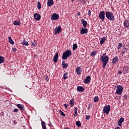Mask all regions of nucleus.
I'll return each mask as SVG.
<instances>
[{
  "mask_svg": "<svg viewBox=\"0 0 129 129\" xmlns=\"http://www.w3.org/2000/svg\"><path fill=\"white\" fill-rule=\"evenodd\" d=\"M100 59V61L102 62L103 68V69H104V68H105V66H106V64L108 62V60H109V57H108V56H101Z\"/></svg>",
  "mask_w": 129,
  "mask_h": 129,
  "instance_id": "f257e3e1",
  "label": "nucleus"
},
{
  "mask_svg": "<svg viewBox=\"0 0 129 129\" xmlns=\"http://www.w3.org/2000/svg\"><path fill=\"white\" fill-rule=\"evenodd\" d=\"M85 84H88L90 82V76H87L86 78L84 80Z\"/></svg>",
  "mask_w": 129,
  "mask_h": 129,
  "instance_id": "9b49d317",
  "label": "nucleus"
},
{
  "mask_svg": "<svg viewBox=\"0 0 129 129\" xmlns=\"http://www.w3.org/2000/svg\"><path fill=\"white\" fill-rule=\"evenodd\" d=\"M123 97H124V98H125V99H126V100L127 99V95H124L123 96Z\"/></svg>",
  "mask_w": 129,
  "mask_h": 129,
  "instance_id": "09e8293b",
  "label": "nucleus"
},
{
  "mask_svg": "<svg viewBox=\"0 0 129 129\" xmlns=\"http://www.w3.org/2000/svg\"><path fill=\"white\" fill-rule=\"evenodd\" d=\"M50 19L51 21H58V20H59V14L53 13Z\"/></svg>",
  "mask_w": 129,
  "mask_h": 129,
  "instance_id": "423d86ee",
  "label": "nucleus"
},
{
  "mask_svg": "<svg viewBox=\"0 0 129 129\" xmlns=\"http://www.w3.org/2000/svg\"><path fill=\"white\" fill-rule=\"evenodd\" d=\"M72 2H74V1H73V0H72Z\"/></svg>",
  "mask_w": 129,
  "mask_h": 129,
  "instance_id": "13d9d810",
  "label": "nucleus"
},
{
  "mask_svg": "<svg viewBox=\"0 0 129 129\" xmlns=\"http://www.w3.org/2000/svg\"><path fill=\"white\" fill-rule=\"evenodd\" d=\"M123 25L125 28H129V21L127 20H125L124 21Z\"/></svg>",
  "mask_w": 129,
  "mask_h": 129,
  "instance_id": "6ab92c4d",
  "label": "nucleus"
},
{
  "mask_svg": "<svg viewBox=\"0 0 129 129\" xmlns=\"http://www.w3.org/2000/svg\"><path fill=\"white\" fill-rule=\"evenodd\" d=\"M123 51H121V54L122 55H124V54H125V53H126L127 52V50L125 48L123 49Z\"/></svg>",
  "mask_w": 129,
  "mask_h": 129,
  "instance_id": "72a5a7b5",
  "label": "nucleus"
},
{
  "mask_svg": "<svg viewBox=\"0 0 129 129\" xmlns=\"http://www.w3.org/2000/svg\"><path fill=\"white\" fill-rule=\"evenodd\" d=\"M41 6H42V5L40 3V1H38L37 3V7L38 10H41Z\"/></svg>",
  "mask_w": 129,
  "mask_h": 129,
  "instance_id": "bb28decb",
  "label": "nucleus"
},
{
  "mask_svg": "<svg viewBox=\"0 0 129 129\" xmlns=\"http://www.w3.org/2000/svg\"><path fill=\"white\" fill-rule=\"evenodd\" d=\"M106 18L109 20V21H114V15L113 14L112 12L107 11L105 12Z\"/></svg>",
  "mask_w": 129,
  "mask_h": 129,
  "instance_id": "7ed1b4c3",
  "label": "nucleus"
},
{
  "mask_svg": "<svg viewBox=\"0 0 129 129\" xmlns=\"http://www.w3.org/2000/svg\"><path fill=\"white\" fill-rule=\"evenodd\" d=\"M63 79L66 80V79H68V73H66L63 74Z\"/></svg>",
  "mask_w": 129,
  "mask_h": 129,
  "instance_id": "a878e982",
  "label": "nucleus"
},
{
  "mask_svg": "<svg viewBox=\"0 0 129 129\" xmlns=\"http://www.w3.org/2000/svg\"><path fill=\"white\" fill-rule=\"evenodd\" d=\"M99 18L101 20V21H104L105 19V13L104 11H101L99 14Z\"/></svg>",
  "mask_w": 129,
  "mask_h": 129,
  "instance_id": "0eeeda50",
  "label": "nucleus"
},
{
  "mask_svg": "<svg viewBox=\"0 0 129 129\" xmlns=\"http://www.w3.org/2000/svg\"><path fill=\"white\" fill-rule=\"evenodd\" d=\"M70 105H71V106H73L74 105V99H72L70 100Z\"/></svg>",
  "mask_w": 129,
  "mask_h": 129,
  "instance_id": "cd10ccee",
  "label": "nucleus"
},
{
  "mask_svg": "<svg viewBox=\"0 0 129 129\" xmlns=\"http://www.w3.org/2000/svg\"><path fill=\"white\" fill-rule=\"evenodd\" d=\"M46 80H47V81H49V80H47V78H46Z\"/></svg>",
  "mask_w": 129,
  "mask_h": 129,
  "instance_id": "4d7b16f0",
  "label": "nucleus"
},
{
  "mask_svg": "<svg viewBox=\"0 0 129 129\" xmlns=\"http://www.w3.org/2000/svg\"><path fill=\"white\" fill-rule=\"evenodd\" d=\"M90 118V115H86V119H87V120H88Z\"/></svg>",
  "mask_w": 129,
  "mask_h": 129,
  "instance_id": "37998d69",
  "label": "nucleus"
},
{
  "mask_svg": "<svg viewBox=\"0 0 129 129\" xmlns=\"http://www.w3.org/2000/svg\"><path fill=\"white\" fill-rule=\"evenodd\" d=\"M117 49L118 50H120V49H121V47H122V43L121 42H120L118 44V46H117Z\"/></svg>",
  "mask_w": 129,
  "mask_h": 129,
  "instance_id": "7c9ffc66",
  "label": "nucleus"
},
{
  "mask_svg": "<svg viewBox=\"0 0 129 129\" xmlns=\"http://www.w3.org/2000/svg\"><path fill=\"white\" fill-rule=\"evenodd\" d=\"M76 124L77 126H78V127L81 126V123L80 122V121H77L76 122Z\"/></svg>",
  "mask_w": 129,
  "mask_h": 129,
  "instance_id": "2f4dec72",
  "label": "nucleus"
},
{
  "mask_svg": "<svg viewBox=\"0 0 129 129\" xmlns=\"http://www.w3.org/2000/svg\"><path fill=\"white\" fill-rule=\"evenodd\" d=\"M1 115H4V114H5V113L3 112H2L1 113Z\"/></svg>",
  "mask_w": 129,
  "mask_h": 129,
  "instance_id": "6e6d98bb",
  "label": "nucleus"
},
{
  "mask_svg": "<svg viewBox=\"0 0 129 129\" xmlns=\"http://www.w3.org/2000/svg\"><path fill=\"white\" fill-rule=\"evenodd\" d=\"M12 51H13V52H17V48H15V47H13V48H12Z\"/></svg>",
  "mask_w": 129,
  "mask_h": 129,
  "instance_id": "a18cd8bd",
  "label": "nucleus"
},
{
  "mask_svg": "<svg viewBox=\"0 0 129 129\" xmlns=\"http://www.w3.org/2000/svg\"><path fill=\"white\" fill-rule=\"evenodd\" d=\"M106 40V38H105V37H102L100 41V45H103V44H104V42H105Z\"/></svg>",
  "mask_w": 129,
  "mask_h": 129,
  "instance_id": "412c9836",
  "label": "nucleus"
},
{
  "mask_svg": "<svg viewBox=\"0 0 129 129\" xmlns=\"http://www.w3.org/2000/svg\"><path fill=\"white\" fill-rule=\"evenodd\" d=\"M81 14L80 12H78L77 16H80Z\"/></svg>",
  "mask_w": 129,
  "mask_h": 129,
  "instance_id": "5fc2aeb1",
  "label": "nucleus"
},
{
  "mask_svg": "<svg viewBox=\"0 0 129 129\" xmlns=\"http://www.w3.org/2000/svg\"><path fill=\"white\" fill-rule=\"evenodd\" d=\"M13 24L14 26H20V25H21V22L19 21L15 20L13 22Z\"/></svg>",
  "mask_w": 129,
  "mask_h": 129,
  "instance_id": "4be33fe9",
  "label": "nucleus"
},
{
  "mask_svg": "<svg viewBox=\"0 0 129 129\" xmlns=\"http://www.w3.org/2000/svg\"><path fill=\"white\" fill-rule=\"evenodd\" d=\"M23 46H29V43L24 40V41L23 42Z\"/></svg>",
  "mask_w": 129,
  "mask_h": 129,
  "instance_id": "473e14b6",
  "label": "nucleus"
},
{
  "mask_svg": "<svg viewBox=\"0 0 129 129\" xmlns=\"http://www.w3.org/2000/svg\"><path fill=\"white\" fill-rule=\"evenodd\" d=\"M118 62V57L115 56L112 59V64H115Z\"/></svg>",
  "mask_w": 129,
  "mask_h": 129,
  "instance_id": "4468645a",
  "label": "nucleus"
},
{
  "mask_svg": "<svg viewBox=\"0 0 129 129\" xmlns=\"http://www.w3.org/2000/svg\"><path fill=\"white\" fill-rule=\"evenodd\" d=\"M102 56H103V57H105V56H106V53H104Z\"/></svg>",
  "mask_w": 129,
  "mask_h": 129,
  "instance_id": "864d4df0",
  "label": "nucleus"
},
{
  "mask_svg": "<svg viewBox=\"0 0 129 129\" xmlns=\"http://www.w3.org/2000/svg\"><path fill=\"white\" fill-rule=\"evenodd\" d=\"M78 115V113L77 112V111H75V114H74V116L75 117H76Z\"/></svg>",
  "mask_w": 129,
  "mask_h": 129,
  "instance_id": "79ce46f5",
  "label": "nucleus"
},
{
  "mask_svg": "<svg viewBox=\"0 0 129 129\" xmlns=\"http://www.w3.org/2000/svg\"><path fill=\"white\" fill-rule=\"evenodd\" d=\"M124 70H125V72H127V71H128V69H129V68H128V67H125L124 68Z\"/></svg>",
  "mask_w": 129,
  "mask_h": 129,
  "instance_id": "a19ab883",
  "label": "nucleus"
},
{
  "mask_svg": "<svg viewBox=\"0 0 129 129\" xmlns=\"http://www.w3.org/2000/svg\"><path fill=\"white\" fill-rule=\"evenodd\" d=\"M48 125L49 126H50V128L52 129L53 127V124H52V123L50 121H49Z\"/></svg>",
  "mask_w": 129,
  "mask_h": 129,
  "instance_id": "4c0bfd02",
  "label": "nucleus"
},
{
  "mask_svg": "<svg viewBox=\"0 0 129 129\" xmlns=\"http://www.w3.org/2000/svg\"><path fill=\"white\" fill-rule=\"evenodd\" d=\"M59 112L60 113V115H62V116H66V115L63 111H62L61 110H59Z\"/></svg>",
  "mask_w": 129,
  "mask_h": 129,
  "instance_id": "f704fd0d",
  "label": "nucleus"
},
{
  "mask_svg": "<svg viewBox=\"0 0 129 129\" xmlns=\"http://www.w3.org/2000/svg\"><path fill=\"white\" fill-rule=\"evenodd\" d=\"M63 105H64V106L66 107V108H68V104H63Z\"/></svg>",
  "mask_w": 129,
  "mask_h": 129,
  "instance_id": "de8ad7c7",
  "label": "nucleus"
},
{
  "mask_svg": "<svg viewBox=\"0 0 129 129\" xmlns=\"http://www.w3.org/2000/svg\"><path fill=\"white\" fill-rule=\"evenodd\" d=\"M95 55H96V51H93L90 54V56H95Z\"/></svg>",
  "mask_w": 129,
  "mask_h": 129,
  "instance_id": "c9c22d12",
  "label": "nucleus"
},
{
  "mask_svg": "<svg viewBox=\"0 0 129 129\" xmlns=\"http://www.w3.org/2000/svg\"><path fill=\"white\" fill-rule=\"evenodd\" d=\"M123 121H124V118H123V117H121L118 121V125H119V126H121V124Z\"/></svg>",
  "mask_w": 129,
  "mask_h": 129,
  "instance_id": "f3484780",
  "label": "nucleus"
},
{
  "mask_svg": "<svg viewBox=\"0 0 129 129\" xmlns=\"http://www.w3.org/2000/svg\"><path fill=\"white\" fill-rule=\"evenodd\" d=\"M81 2L83 5H85V4H86V0H81Z\"/></svg>",
  "mask_w": 129,
  "mask_h": 129,
  "instance_id": "ea45409f",
  "label": "nucleus"
},
{
  "mask_svg": "<svg viewBox=\"0 0 129 129\" xmlns=\"http://www.w3.org/2000/svg\"><path fill=\"white\" fill-rule=\"evenodd\" d=\"M8 39H9V42L10 44H11V45H14L15 44V42H14L13 39H12V37H9Z\"/></svg>",
  "mask_w": 129,
  "mask_h": 129,
  "instance_id": "5701e85b",
  "label": "nucleus"
},
{
  "mask_svg": "<svg viewBox=\"0 0 129 129\" xmlns=\"http://www.w3.org/2000/svg\"><path fill=\"white\" fill-rule=\"evenodd\" d=\"M123 90V87L119 85L117 86V89L115 94H118V95H121L122 94V91Z\"/></svg>",
  "mask_w": 129,
  "mask_h": 129,
  "instance_id": "20e7f679",
  "label": "nucleus"
},
{
  "mask_svg": "<svg viewBox=\"0 0 129 129\" xmlns=\"http://www.w3.org/2000/svg\"><path fill=\"white\" fill-rule=\"evenodd\" d=\"M77 91L79 92H84V88L82 86H78L77 88Z\"/></svg>",
  "mask_w": 129,
  "mask_h": 129,
  "instance_id": "2eb2a0df",
  "label": "nucleus"
},
{
  "mask_svg": "<svg viewBox=\"0 0 129 129\" xmlns=\"http://www.w3.org/2000/svg\"><path fill=\"white\" fill-rule=\"evenodd\" d=\"M47 7H52L53 5H54V3L53 2V0H47Z\"/></svg>",
  "mask_w": 129,
  "mask_h": 129,
  "instance_id": "a211bd4d",
  "label": "nucleus"
},
{
  "mask_svg": "<svg viewBox=\"0 0 129 129\" xmlns=\"http://www.w3.org/2000/svg\"><path fill=\"white\" fill-rule=\"evenodd\" d=\"M38 45V43L37 42V40L34 39L33 42H32V45L33 47H36Z\"/></svg>",
  "mask_w": 129,
  "mask_h": 129,
  "instance_id": "b1692460",
  "label": "nucleus"
},
{
  "mask_svg": "<svg viewBox=\"0 0 129 129\" xmlns=\"http://www.w3.org/2000/svg\"><path fill=\"white\" fill-rule=\"evenodd\" d=\"M122 74V72H121V71H118V74Z\"/></svg>",
  "mask_w": 129,
  "mask_h": 129,
  "instance_id": "8fccbe9b",
  "label": "nucleus"
},
{
  "mask_svg": "<svg viewBox=\"0 0 129 129\" xmlns=\"http://www.w3.org/2000/svg\"><path fill=\"white\" fill-rule=\"evenodd\" d=\"M76 72L78 75H80V74H81V72H82V69L80 68V67H77L76 69Z\"/></svg>",
  "mask_w": 129,
  "mask_h": 129,
  "instance_id": "f8f14e48",
  "label": "nucleus"
},
{
  "mask_svg": "<svg viewBox=\"0 0 129 129\" xmlns=\"http://www.w3.org/2000/svg\"><path fill=\"white\" fill-rule=\"evenodd\" d=\"M19 112V109H18L17 108H15L13 110V112Z\"/></svg>",
  "mask_w": 129,
  "mask_h": 129,
  "instance_id": "c03bdc74",
  "label": "nucleus"
},
{
  "mask_svg": "<svg viewBox=\"0 0 129 129\" xmlns=\"http://www.w3.org/2000/svg\"><path fill=\"white\" fill-rule=\"evenodd\" d=\"M88 15L89 17H91V11L90 10H88Z\"/></svg>",
  "mask_w": 129,
  "mask_h": 129,
  "instance_id": "58836bf2",
  "label": "nucleus"
},
{
  "mask_svg": "<svg viewBox=\"0 0 129 129\" xmlns=\"http://www.w3.org/2000/svg\"><path fill=\"white\" fill-rule=\"evenodd\" d=\"M74 110L75 111H77L78 110V107H74Z\"/></svg>",
  "mask_w": 129,
  "mask_h": 129,
  "instance_id": "49530a36",
  "label": "nucleus"
},
{
  "mask_svg": "<svg viewBox=\"0 0 129 129\" xmlns=\"http://www.w3.org/2000/svg\"><path fill=\"white\" fill-rule=\"evenodd\" d=\"M77 48H78V46H77V44L74 43L73 45V50H76V49H77Z\"/></svg>",
  "mask_w": 129,
  "mask_h": 129,
  "instance_id": "c756f323",
  "label": "nucleus"
},
{
  "mask_svg": "<svg viewBox=\"0 0 129 129\" xmlns=\"http://www.w3.org/2000/svg\"><path fill=\"white\" fill-rule=\"evenodd\" d=\"M91 106V104H89L88 105V107L87 108V109H89V108H90Z\"/></svg>",
  "mask_w": 129,
  "mask_h": 129,
  "instance_id": "3c124183",
  "label": "nucleus"
},
{
  "mask_svg": "<svg viewBox=\"0 0 129 129\" xmlns=\"http://www.w3.org/2000/svg\"><path fill=\"white\" fill-rule=\"evenodd\" d=\"M81 22L82 23L84 28H86V26H87V21H86L85 20L82 19L81 20Z\"/></svg>",
  "mask_w": 129,
  "mask_h": 129,
  "instance_id": "dca6fc26",
  "label": "nucleus"
},
{
  "mask_svg": "<svg viewBox=\"0 0 129 129\" xmlns=\"http://www.w3.org/2000/svg\"><path fill=\"white\" fill-rule=\"evenodd\" d=\"M34 18L36 21H40L41 20V15L38 13L34 14Z\"/></svg>",
  "mask_w": 129,
  "mask_h": 129,
  "instance_id": "9d476101",
  "label": "nucleus"
},
{
  "mask_svg": "<svg viewBox=\"0 0 129 129\" xmlns=\"http://www.w3.org/2000/svg\"><path fill=\"white\" fill-rule=\"evenodd\" d=\"M67 67H68V64H67V63L64 64V65L62 66V68L64 69H66V68H67Z\"/></svg>",
  "mask_w": 129,
  "mask_h": 129,
  "instance_id": "e433bc0d",
  "label": "nucleus"
},
{
  "mask_svg": "<svg viewBox=\"0 0 129 129\" xmlns=\"http://www.w3.org/2000/svg\"><path fill=\"white\" fill-rule=\"evenodd\" d=\"M64 64H66V63H65V61H62V64H61V65H62V66L64 65Z\"/></svg>",
  "mask_w": 129,
  "mask_h": 129,
  "instance_id": "603ef678",
  "label": "nucleus"
},
{
  "mask_svg": "<svg viewBox=\"0 0 129 129\" xmlns=\"http://www.w3.org/2000/svg\"><path fill=\"white\" fill-rule=\"evenodd\" d=\"M72 55V52L70 50H67L62 53V60H66L68 57H70Z\"/></svg>",
  "mask_w": 129,
  "mask_h": 129,
  "instance_id": "f03ea898",
  "label": "nucleus"
},
{
  "mask_svg": "<svg viewBox=\"0 0 129 129\" xmlns=\"http://www.w3.org/2000/svg\"><path fill=\"white\" fill-rule=\"evenodd\" d=\"M103 111L104 113H106L107 115H108L109 111H110V105H108L103 107Z\"/></svg>",
  "mask_w": 129,
  "mask_h": 129,
  "instance_id": "39448f33",
  "label": "nucleus"
},
{
  "mask_svg": "<svg viewBox=\"0 0 129 129\" xmlns=\"http://www.w3.org/2000/svg\"><path fill=\"white\" fill-rule=\"evenodd\" d=\"M16 105L17 107H18V108H20V109H21V110H24L25 108L24 105L21 104H17Z\"/></svg>",
  "mask_w": 129,
  "mask_h": 129,
  "instance_id": "aec40b11",
  "label": "nucleus"
},
{
  "mask_svg": "<svg viewBox=\"0 0 129 129\" xmlns=\"http://www.w3.org/2000/svg\"><path fill=\"white\" fill-rule=\"evenodd\" d=\"M87 33H88V29L87 28H81V30H80V34L81 35H84V34H87Z\"/></svg>",
  "mask_w": 129,
  "mask_h": 129,
  "instance_id": "1a4fd4ad",
  "label": "nucleus"
},
{
  "mask_svg": "<svg viewBox=\"0 0 129 129\" xmlns=\"http://www.w3.org/2000/svg\"><path fill=\"white\" fill-rule=\"evenodd\" d=\"M58 58H59V55H58V52H57L53 56V59H52V61H53L54 63H57L58 61Z\"/></svg>",
  "mask_w": 129,
  "mask_h": 129,
  "instance_id": "ddd939ff",
  "label": "nucleus"
},
{
  "mask_svg": "<svg viewBox=\"0 0 129 129\" xmlns=\"http://www.w3.org/2000/svg\"><path fill=\"white\" fill-rule=\"evenodd\" d=\"M98 101H99V98H98V96L94 97V102H97Z\"/></svg>",
  "mask_w": 129,
  "mask_h": 129,
  "instance_id": "c85d7f7f",
  "label": "nucleus"
},
{
  "mask_svg": "<svg viewBox=\"0 0 129 129\" xmlns=\"http://www.w3.org/2000/svg\"><path fill=\"white\" fill-rule=\"evenodd\" d=\"M5 62V57L2 56H0V64H3Z\"/></svg>",
  "mask_w": 129,
  "mask_h": 129,
  "instance_id": "393cba45",
  "label": "nucleus"
},
{
  "mask_svg": "<svg viewBox=\"0 0 129 129\" xmlns=\"http://www.w3.org/2000/svg\"><path fill=\"white\" fill-rule=\"evenodd\" d=\"M62 31V28L61 26H58V27H56L54 29V35H57V34H60Z\"/></svg>",
  "mask_w": 129,
  "mask_h": 129,
  "instance_id": "6e6552de",
  "label": "nucleus"
}]
</instances>
